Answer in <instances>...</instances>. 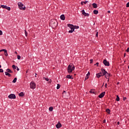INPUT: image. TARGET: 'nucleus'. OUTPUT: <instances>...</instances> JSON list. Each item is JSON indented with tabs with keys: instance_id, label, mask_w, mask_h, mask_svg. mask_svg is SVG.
I'll return each instance as SVG.
<instances>
[{
	"instance_id": "obj_1",
	"label": "nucleus",
	"mask_w": 129,
	"mask_h": 129,
	"mask_svg": "<svg viewBox=\"0 0 129 129\" xmlns=\"http://www.w3.org/2000/svg\"><path fill=\"white\" fill-rule=\"evenodd\" d=\"M74 70H75V67H74V65H73V64H70L68 67V73H69V74H70V73H72Z\"/></svg>"
},
{
	"instance_id": "obj_2",
	"label": "nucleus",
	"mask_w": 129,
	"mask_h": 129,
	"mask_svg": "<svg viewBox=\"0 0 129 129\" xmlns=\"http://www.w3.org/2000/svg\"><path fill=\"white\" fill-rule=\"evenodd\" d=\"M50 25L51 26L52 29H55V28L58 26V22L55 20H52L50 23Z\"/></svg>"
},
{
	"instance_id": "obj_3",
	"label": "nucleus",
	"mask_w": 129,
	"mask_h": 129,
	"mask_svg": "<svg viewBox=\"0 0 129 129\" xmlns=\"http://www.w3.org/2000/svg\"><path fill=\"white\" fill-rule=\"evenodd\" d=\"M18 8L22 11H26V6L21 2L18 3Z\"/></svg>"
},
{
	"instance_id": "obj_4",
	"label": "nucleus",
	"mask_w": 129,
	"mask_h": 129,
	"mask_svg": "<svg viewBox=\"0 0 129 129\" xmlns=\"http://www.w3.org/2000/svg\"><path fill=\"white\" fill-rule=\"evenodd\" d=\"M30 86L31 89H35L36 88V84L34 82H31L30 84Z\"/></svg>"
},
{
	"instance_id": "obj_5",
	"label": "nucleus",
	"mask_w": 129,
	"mask_h": 129,
	"mask_svg": "<svg viewBox=\"0 0 129 129\" xmlns=\"http://www.w3.org/2000/svg\"><path fill=\"white\" fill-rule=\"evenodd\" d=\"M8 98L10 99H16V95L14 94H11L8 96Z\"/></svg>"
},
{
	"instance_id": "obj_6",
	"label": "nucleus",
	"mask_w": 129,
	"mask_h": 129,
	"mask_svg": "<svg viewBox=\"0 0 129 129\" xmlns=\"http://www.w3.org/2000/svg\"><path fill=\"white\" fill-rule=\"evenodd\" d=\"M1 8L3 9H6L8 11H11V7H8L6 5H1Z\"/></svg>"
},
{
	"instance_id": "obj_7",
	"label": "nucleus",
	"mask_w": 129,
	"mask_h": 129,
	"mask_svg": "<svg viewBox=\"0 0 129 129\" xmlns=\"http://www.w3.org/2000/svg\"><path fill=\"white\" fill-rule=\"evenodd\" d=\"M81 12H82V15L83 16H84L85 17H89V14L86 13L84 10H82Z\"/></svg>"
},
{
	"instance_id": "obj_8",
	"label": "nucleus",
	"mask_w": 129,
	"mask_h": 129,
	"mask_svg": "<svg viewBox=\"0 0 129 129\" xmlns=\"http://www.w3.org/2000/svg\"><path fill=\"white\" fill-rule=\"evenodd\" d=\"M103 63L105 66H109V62H108L106 59H104Z\"/></svg>"
},
{
	"instance_id": "obj_9",
	"label": "nucleus",
	"mask_w": 129,
	"mask_h": 129,
	"mask_svg": "<svg viewBox=\"0 0 129 129\" xmlns=\"http://www.w3.org/2000/svg\"><path fill=\"white\" fill-rule=\"evenodd\" d=\"M102 71V76H104L107 73V72H106L104 69H101Z\"/></svg>"
},
{
	"instance_id": "obj_10",
	"label": "nucleus",
	"mask_w": 129,
	"mask_h": 129,
	"mask_svg": "<svg viewBox=\"0 0 129 129\" xmlns=\"http://www.w3.org/2000/svg\"><path fill=\"white\" fill-rule=\"evenodd\" d=\"M104 95H105V92H103L101 93L98 96V97H99V98H102L103 97V96H104Z\"/></svg>"
},
{
	"instance_id": "obj_11",
	"label": "nucleus",
	"mask_w": 129,
	"mask_h": 129,
	"mask_svg": "<svg viewBox=\"0 0 129 129\" xmlns=\"http://www.w3.org/2000/svg\"><path fill=\"white\" fill-rule=\"evenodd\" d=\"M61 126H62V124L59 122H58L57 124L56 125V128H60Z\"/></svg>"
},
{
	"instance_id": "obj_12",
	"label": "nucleus",
	"mask_w": 129,
	"mask_h": 129,
	"mask_svg": "<svg viewBox=\"0 0 129 129\" xmlns=\"http://www.w3.org/2000/svg\"><path fill=\"white\" fill-rule=\"evenodd\" d=\"M104 76L106 79H109V77H110V74H108V73H107Z\"/></svg>"
},
{
	"instance_id": "obj_13",
	"label": "nucleus",
	"mask_w": 129,
	"mask_h": 129,
	"mask_svg": "<svg viewBox=\"0 0 129 129\" xmlns=\"http://www.w3.org/2000/svg\"><path fill=\"white\" fill-rule=\"evenodd\" d=\"M68 27H69V28H70L71 30L72 29H75L74 26L72 24H68Z\"/></svg>"
},
{
	"instance_id": "obj_14",
	"label": "nucleus",
	"mask_w": 129,
	"mask_h": 129,
	"mask_svg": "<svg viewBox=\"0 0 129 129\" xmlns=\"http://www.w3.org/2000/svg\"><path fill=\"white\" fill-rule=\"evenodd\" d=\"M96 76H97V78H100V77H101V76H102V73H99L96 74Z\"/></svg>"
},
{
	"instance_id": "obj_15",
	"label": "nucleus",
	"mask_w": 129,
	"mask_h": 129,
	"mask_svg": "<svg viewBox=\"0 0 129 129\" xmlns=\"http://www.w3.org/2000/svg\"><path fill=\"white\" fill-rule=\"evenodd\" d=\"M60 20H62V21H65V16L64 15H61L60 16Z\"/></svg>"
},
{
	"instance_id": "obj_16",
	"label": "nucleus",
	"mask_w": 129,
	"mask_h": 129,
	"mask_svg": "<svg viewBox=\"0 0 129 129\" xmlns=\"http://www.w3.org/2000/svg\"><path fill=\"white\" fill-rule=\"evenodd\" d=\"M66 77L67 78H68V79H73V78H72V76L70 75H67Z\"/></svg>"
},
{
	"instance_id": "obj_17",
	"label": "nucleus",
	"mask_w": 129,
	"mask_h": 129,
	"mask_svg": "<svg viewBox=\"0 0 129 129\" xmlns=\"http://www.w3.org/2000/svg\"><path fill=\"white\" fill-rule=\"evenodd\" d=\"M92 7L93 8H94V9H96L97 8V4H96V3H93L92 4Z\"/></svg>"
},
{
	"instance_id": "obj_18",
	"label": "nucleus",
	"mask_w": 129,
	"mask_h": 129,
	"mask_svg": "<svg viewBox=\"0 0 129 129\" xmlns=\"http://www.w3.org/2000/svg\"><path fill=\"white\" fill-rule=\"evenodd\" d=\"M5 75L8 76V77H11L12 76L10 73H8V72H5Z\"/></svg>"
},
{
	"instance_id": "obj_19",
	"label": "nucleus",
	"mask_w": 129,
	"mask_h": 129,
	"mask_svg": "<svg viewBox=\"0 0 129 129\" xmlns=\"http://www.w3.org/2000/svg\"><path fill=\"white\" fill-rule=\"evenodd\" d=\"M90 93H92V94H95V92H94V89H91L90 91Z\"/></svg>"
},
{
	"instance_id": "obj_20",
	"label": "nucleus",
	"mask_w": 129,
	"mask_h": 129,
	"mask_svg": "<svg viewBox=\"0 0 129 129\" xmlns=\"http://www.w3.org/2000/svg\"><path fill=\"white\" fill-rule=\"evenodd\" d=\"M6 71L8 73H13V71H12L10 69H8Z\"/></svg>"
},
{
	"instance_id": "obj_21",
	"label": "nucleus",
	"mask_w": 129,
	"mask_h": 129,
	"mask_svg": "<svg viewBox=\"0 0 129 129\" xmlns=\"http://www.w3.org/2000/svg\"><path fill=\"white\" fill-rule=\"evenodd\" d=\"M93 14H94V15H97V14H98V11L97 10H94Z\"/></svg>"
},
{
	"instance_id": "obj_22",
	"label": "nucleus",
	"mask_w": 129,
	"mask_h": 129,
	"mask_svg": "<svg viewBox=\"0 0 129 129\" xmlns=\"http://www.w3.org/2000/svg\"><path fill=\"white\" fill-rule=\"evenodd\" d=\"M19 96H21V97H23V96H24V93L23 92H21L20 93H19Z\"/></svg>"
},
{
	"instance_id": "obj_23",
	"label": "nucleus",
	"mask_w": 129,
	"mask_h": 129,
	"mask_svg": "<svg viewBox=\"0 0 129 129\" xmlns=\"http://www.w3.org/2000/svg\"><path fill=\"white\" fill-rule=\"evenodd\" d=\"M53 109H54V108H53V107H49V111H53Z\"/></svg>"
},
{
	"instance_id": "obj_24",
	"label": "nucleus",
	"mask_w": 129,
	"mask_h": 129,
	"mask_svg": "<svg viewBox=\"0 0 129 129\" xmlns=\"http://www.w3.org/2000/svg\"><path fill=\"white\" fill-rule=\"evenodd\" d=\"M12 82L13 83H16V82H17V78H14V79L13 80Z\"/></svg>"
},
{
	"instance_id": "obj_25",
	"label": "nucleus",
	"mask_w": 129,
	"mask_h": 129,
	"mask_svg": "<svg viewBox=\"0 0 129 129\" xmlns=\"http://www.w3.org/2000/svg\"><path fill=\"white\" fill-rule=\"evenodd\" d=\"M116 101H119V97L118 96V95L116 96Z\"/></svg>"
},
{
	"instance_id": "obj_26",
	"label": "nucleus",
	"mask_w": 129,
	"mask_h": 129,
	"mask_svg": "<svg viewBox=\"0 0 129 129\" xmlns=\"http://www.w3.org/2000/svg\"><path fill=\"white\" fill-rule=\"evenodd\" d=\"M106 112H107V113H108V114L110 113V110L109 109H107L106 110Z\"/></svg>"
},
{
	"instance_id": "obj_27",
	"label": "nucleus",
	"mask_w": 129,
	"mask_h": 129,
	"mask_svg": "<svg viewBox=\"0 0 129 129\" xmlns=\"http://www.w3.org/2000/svg\"><path fill=\"white\" fill-rule=\"evenodd\" d=\"M74 30L75 29H71V30L69 31V33H73V32H74Z\"/></svg>"
},
{
	"instance_id": "obj_28",
	"label": "nucleus",
	"mask_w": 129,
	"mask_h": 129,
	"mask_svg": "<svg viewBox=\"0 0 129 129\" xmlns=\"http://www.w3.org/2000/svg\"><path fill=\"white\" fill-rule=\"evenodd\" d=\"M60 87H61V85H60V84H57V86L56 87V89H59L60 88Z\"/></svg>"
},
{
	"instance_id": "obj_29",
	"label": "nucleus",
	"mask_w": 129,
	"mask_h": 129,
	"mask_svg": "<svg viewBox=\"0 0 129 129\" xmlns=\"http://www.w3.org/2000/svg\"><path fill=\"white\" fill-rule=\"evenodd\" d=\"M7 51V49H3L0 50V52H6Z\"/></svg>"
},
{
	"instance_id": "obj_30",
	"label": "nucleus",
	"mask_w": 129,
	"mask_h": 129,
	"mask_svg": "<svg viewBox=\"0 0 129 129\" xmlns=\"http://www.w3.org/2000/svg\"><path fill=\"white\" fill-rule=\"evenodd\" d=\"M4 54H5V56H8V51L7 50H6L5 52H4Z\"/></svg>"
},
{
	"instance_id": "obj_31",
	"label": "nucleus",
	"mask_w": 129,
	"mask_h": 129,
	"mask_svg": "<svg viewBox=\"0 0 129 129\" xmlns=\"http://www.w3.org/2000/svg\"><path fill=\"white\" fill-rule=\"evenodd\" d=\"M25 34L26 37H27L28 36V32H27V31H26V30H25Z\"/></svg>"
},
{
	"instance_id": "obj_32",
	"label": "nucleus",
	"mask_w": 129,
	"mask_h": 129,
	"mask_svg": "<svg viewBox=\"0 0 129 129\" xmlns=\"http://www.w3.org/2000/svg\"><path fill=\"white\" fill-rule=\"evenodd\" d=\"M12 68H13V69H16V66H15V64H14V65L12 66Z\"/></svg>"
},
{
	"instance_id": "obj_33",
	"label": "nucleus",
	"mask_w": 129,
	"mask_h": 129,
	"mask_svg": "<svg viewBox=\"0 0 129 129\" xmlns=\"http://www.w3.org/2000/svg\"><path fill=\"white\" fill-rule=\"evenodd\" d=\"M3 72H4V70H3V69H0V73H3Z\"/></svg>"
},
{
	"instance_id": "obj_34",
	"label": "nucleus",
	"mask_w": 129,
	"mask_h": 129,
	"mask_svg": "<svg viewBox=\"0 0 129 129\" xmlns=\"http://www.w3.org/2000/svg\"><path fill=\"white\" fill-rule=\"evenodd\" d=\"M17 59H18V60H20V59H21V56H20V55H18V56H17Z\"/></svg>"
},
{
	"instance_id": "obj_35",
	"label": "nucleus",
	"mask_w": 129,
	"mask_h": 129,
	"mask_svg": "<svg viewBox=\"0 0 129 129\" xmlns=\"http://www.w3.org/2000/svg\"><path fill=\"white\" fill-rule=\"evenodd\" d=\"M126 8H129V2H128V3L126 4Z\"/></svg>"
},
{
	"instance_id": "obj_36",
	"label": "nucleus",
	"mask_w": 129,
	"mask_h": 129,
	"mask_svg": "<svg viewBox=\"0 0 129 129\" xmlns=\"http://www.w3.org/2000/svg\"><path fill=\"white\" fill-rule=\"evenodd\" d=\"M74 29H79V26H75Z\"/></svg>"
},
{
	"instance_id": "obj_37",
	"label": "nucleus",
	"mask_w": 129,
	"mask_h": 129,
	"mask_svg": "<svg viewBox=\"0 0 129 129\" xmlns=\"http://www.w3.org/2000/svg\"><path fill=\"white\" fill-rule=\"evenodd\" d=\"M93 62V59H90V64L92 63Z\"/></svg>"
},
{
	"instance_id": "obj_38",
	"label": "nucleus",
	"mask_w": 129,
	"mask_h": 129,
	"mask_svg": "<svg viewBox=\"0 0 129 129\" xmlns=\"http://www.w3.org/2000/svg\"><path fill=\"white\" fill-rule=\"evenodd\" d=\"M44 79L46 81H49V79L47 78H44Z\"/></svg>"
},
{
	"instance_id": "obj_39",
	"label": "nucleus",
	"mask_w": 129,
	"mask_h": 129,
	"mask_svg": "<svg viewBox=\"0 0 129 129\" xmlns=\"http://www.w3.org/2000/svg\"><path fill=\"white\" fill-rule=\"evenodd\" d=\"M126 100V97H123V100L124 101Z\"/></svg>"
},
{
	"instance_id": "obj_40",
	"label": "nucleus",
	"mask_w": 129,
	"mask_h": 129,
	"mask_svg": "<svg viewBox=\"0 0 129 129\" xmlns=\"http://www.w3.org/2000/svg\"><path fill=\"white\" fill-rule=\"evenodd\" d=\"M87 3H88V1L84 2V4H85V5H86V4H87Z\"/></svg>"
},
{
	"instance_id": "obj_41",
	"label": "nucleus",
	"mask_w": 129,
	"mask_h": 129,
	"mask_svg": "<svg viewBox=\"0 0 129 129\" xmlns=\"http://www.w3.org/2000/svg\"><path fill=\"white\" fill-rule=\"evenodd\" d=\"M3 35V31L2 30H0V36Z\"/></svg>"
},
{
	"instance_id": "obj_42",
	"label": "nucleus",
	"mask_w": 129,
	"mask_h": 129,
	"mask_svg": "<svg viewBox=\"0 0 129 129\" xmlns=\"http://www.w3.org/2000/svg\"><path fill=\"white\" fill-rule=\"evenodd\" d=\"M96 37H98V32H96Z\"/></svg>"
},
{
	"instance_id": "obj_43",
	"label": "nucleus",
	"mask_w": 129,
	"mask_h": 129,
	"mask_svg": "<svg viewBox=\"0 0 129 129\" xmlns=\"http://www.w3.org/2000/svg\"><path fill=\"white\" fill-rule=\"evenodd\" d=\"M126 52H127V53H128V52H129V47H128V48H127V49H126Z\"/></svg>"
},
{
	"instance_id": "obj_44",
	"label": "nucleus",
	"mask_w": 129,
	"mask_h": 129,
	"mask_svg": "<svg viewBox=\"0 0 129 129\" xmlns=\"http://www.w3.org/2000/svg\"><path fill=\"white\" fill-rule=\"evenodd\" d=\"M89 75H90V73H89V72H88V74H87V76H89Z\"/></svg>"
},
{
	"instance_id": "obj_45",
	"label": "nucleus",
	"mask_w": 129,
	"mask_h": 129,
	"mask_svg": "<svg viewBox=\"0 0 129 129\" xmlns=\"http://www.w3.org/2000/svg\"><path fill=\"white\" fill-rule=\"evenodd\" d=\"M84 4V2H82L81 3V5H82V6H83Z\"/></svg>"
},
{
	"instance_id": "obj_46",
	"label": "nucleus",
	"mask_w": 129,
	"mask_h": 129,
	"mask_svg": "<svg viewBox=\"0 0 129 129\" xmlns=\"http://www.w3.org/2000/svg\"><path fill=\"white\" fill-rule=\"evenodd\" d=\"M98 64H99V63L96 62V63L94 65H95H95H97V66H98Z\"/></svg>"
},
{
	"instance_id": "obj_47",
	"label": "nucleus",
	"mask_w": 129,
	"mask_h": 129,
	"mask_svg": "<svg viewBox=\"0 0 129 129\" xmlns=\"http://www.w3.org/2000/svg\"><path fill=\"white\" fill-rule=\"evenodd\" d=\"M66 93V91H64L62 93V94H65Z\"/></svg>"
},
{
	"instance_id": "obj_48",
	"label": "nucleus",
	"mask_w": 129,
	"mask_h": 129,
	"mask_svg": "<svg viewBox=\"0 0 129 129\" xmlns=\"http://www.w3.org/2000/svg\"><path fill=\"white\" fill-rule=\"evenodd\" d=\"M105 87H106V88L107 87V84L106 83V84H105Z\"/></svg>"
},
{
	"instance_id": "obj_49",
	"label": "nucleus",
	"mask_w": 129,
	"mask_h": 129,
	"mask_svg": "<svg viewBox=\"0 0 129 129\" xmlns=\"http://www.w3.org/2000/svg\"><path fill=\"white\" fill-rule=\"evenodd\" d=\"M107 13H108V14H110V11H108Z\"/></svg>"
},
{
	"instance_id": "obj_50",
	"label": "nucleus",
	"mask_w": 129,
	"mask_h": 129,
	"mask_svg": "<svg viewBox=\"0 0 129 129\" xmlns=\"http://www.w3.org/2000/svg\"><path fill=\"white\" fill-rule=\"evenodd\" d=\"M89 77H86V78H85V80H86V79H88Z\"/></svg>"
},
{
	"instance_id": "obj_51",
	"label": "nucleus",
	"mask_w": 129,
	"mask_h": 129,
	"mask_svg": "<svg viewBox=\"0 0 129 129\" xmlns=\"http://www.w3.org/2000/svg\"><path fill=\"white\" fill-rule=\"evenodd\" d=\"M117 124H118V125H119V121H118V122H117Z\"/></svg>"
},
{
	"instance_id": "obj_52",
	"label": "nucleus",
	"mask_w": 129,
	"mask_h": 129,
	"mask_svg": "<svg viewBox=\"0 0 129 129\" xmlns=\"http://www.w3.org/2000/svg\"><path fill=\"white\" fill-rule=\"evenodd\" d=\"M17 71H19V70H20V69H19V68H17Z\"/></svg>"
},
{
	"instance_id": "obj_53",
	"label": "nucleus",
	"mask_w": 129,
	"mask_h": 129,
	"mask_svg": "<svg viewBox=\"0 0 129 129\" xmlns=\"http://www.w3.org/2000/svg\"><path fill=\"white\" fill-rule=\"evenodd\" d=\"M15 54H18V52H17V51H15Z\"/></svg>"
},
{
	"instance_id": "obj_54",
	"label": "nucleus",
	"mask_w": 129,
	"mask_h": 129,
	"mask_svg": "<svg viewBox=\"0 0 129 129\" xmlns=\"http://www.w3.org/2000/svg\"><path fill=\"white\" fill-rule=\"evenodd\" d=\"M103 123L105 122V120H104L103 121Z\"/></svg>"
},
{
	"instance_id": "obj_55",
	"label": "nucleus",
	"mask_w": 129,
	"mask_h": 129,
	"mask_svg": "<svg viewBox=\"0 0 129 129\" xmlns=\"http://www.w3.org/2000/svg\"><path fill=\"white\" fill-rule=\"evenodd\" d=\"M35 77H37V74H35Z\"/></svg>"
},
{
	"instance_id": "obj_56",
	"label": "nucleus",
	"mask_w": 129,
	"mask_h": 129,
	"mask_svg": "<svg viewBox=\"0 0 129 129\" xmlns=\"http://www.w3.org/2000/svg\"><path fill=\"white\" fill-rule=\"evenodd\" d=\"M117 85L119 84V82H117Z\"/></svg>"
},
{
	"instance_id": "obj_57",
	"label": "nucleus",
	"mask_w": 129,
	"mask_h": 129,
	"mask_svg": "<svg viewBox=\"0 0 129 129\" xmlns=\"http://www.w3.org/2000/svg\"><path fill=\"white\" fill-rule=\"evenodd\" d=\"M0 68H2V66L1 65H0Z\"/></svg>"
},
{
	"instance_id": "obj_58",
	"label": "nucleus",
	"mask_w": 129,
	"mask_h": 129,
	"mask_svg": "<svg viewBox=\"0 0 129 129\" xmlns=\"http://www.w3.org/2000/svg\"><path fill=\"white\" fill-rule=\"evenodd\" d=\"M108 81H109V79H108V80H107V82H108Z\"/></svg>"
},
{
	"instance_id": "obj_59",
	"label": "nucleus",
	"mask_w": 129,
	"mask_h": 129,
	"mask_svg": "<svg viewBox=\"0 0 129 129\" xmlns=\"http://www.w3.org/2000/svg\"><path fill=\"white\" fill-rule=\"evenodd\" d=\"M28 72H26V73H27Z\"/></svg>"
},
{
	"instance_id": "obj_60",
	"label": "nucleus",
	"mask_w": 129,
	"mask_h": 129,
	"mask_svg": "<svg viewBox=\"0 0 129 129\" xmlns=\"http://www.w3.org/2000/svg\"><path fill=\"white\" fill-rule=\"evenodd\" d=\"M0 9H1V7H0Z\"/></svg>"
}]
</instances>
